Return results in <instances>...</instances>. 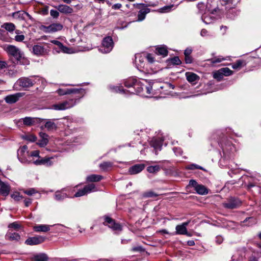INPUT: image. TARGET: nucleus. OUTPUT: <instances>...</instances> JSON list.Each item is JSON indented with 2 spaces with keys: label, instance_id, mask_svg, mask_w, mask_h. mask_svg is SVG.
Instances as JSON below:
<instances>
[{
  "label": "nucleus",
  "instance_id": "obj_1",
  "mask_svg": "<svg viewBox=\"0 0 261 261\" xmlns=\"http://www.w3.org/2000/svg\"><path fill=\"white\" fill-rule=\"evenodd\" d=\"M241 178L244 187L250 190L253 187L258 188V185L261 179V176L256 172H248L247 174L242 176Z\"/></svg>",
  "mask_w": 261,
  "mask_h": 261
},
{
  "label": "nucleus",
  "instance_id": "obj_2",
  "mask_svg": "<svg viewBox=\"0 0 261 261\" xmlns=\"http://www.w3.org/2000/svg\"><path fill=\"white\" fill-rule=\"evenodd\" d=\"M143 85L139 80H137L133 89L130 90H125L122 86H110V89L113 92H119L121 93H126L128 92L131 94H140L143 90Z\"/></svg>",
  "mask_w": 261,
  "mask_h": 261
},
{
  "label": "nucleus",
  "instance_id": "obj_3",
  "mask_svg": "<svg viewBox=\"0 0 261 261\" xmlns=\"http://www.w3.org/2000/svg\"><path fill=\"white\" fill-rule=\"evenodd\" d=\"M39 80L38 76L21 77L17 81L16 84L23 88H28L33 86Z\"/></svg>",
  "mask_w": 261,
  "mask_h": 261
},
{
  "label": "nucleus",
  "instance_id": "obj_4",
  "mask_svg": "<svg viewBox=\"0 0 261 261\" xmlns=\"http://www.w3.org/2000/svg\"><path fill=\"white\" fill-rule=\"evenodd\" d=\"M79 98H71L61 102L54 104L51 106V109L57 111H63L73 107L76 103V101Z\"/></svg>",
  "mask_w": 261,
  "mask_h": 261
},
{
  "label": "nucleus",
  "instance_id": "obj_5",
  "mask_svg": "<svg viewBox=\"0 0 261 261\" xmlns=\"http://www.w3.org/2000/svg\"><path fill=\"white\" fill-rule=\"evenodd\" d=\"M103 219L104 220L103 224L108 226L114 231L115 233H119L122 231V226L119 223H116L115 221L110 217L104 216Z\"/></svg>",
  "mask_w": 261,
  "mask_h": 261
},
{
  "label": "nucleus",
  "instance_id": "obj_6",
  "mask_svg": "<svg viewBox=\"0 0 261 261\" xmlns=\"http://www.w3.org/2000/svg\"><path fill=\"white\" fill-rule=\"evenodd\" d=\"M8 54L13 57L17 63L20 62L21 59L23 58V53L21 51L19 48L12 45H8L6 49Z\"/></svg>",
  "mask_w": 261,
  "mask_h": 261
},
{
  "label": "nucleus",
  "instance_id": "obj_7",
  "mask_svg": "<svg viewBox=\"0 0 261 261\" xmlns=\"http://www.w3.org/2000/svg\"><path fill=\"white\" fill-rule=\"evenodd\" d=\"M242 204L241 200L238 198L230 197L223 203V206L228 209H234L240 207Z\"/></svg>",
  "mask_w": 261,
  "mask_h": 261
},
{
  "label": "nucleus",
  "instance_id": "obj_8",
  "mask_svg": "<svg viewBox=\"0 0 261 261\" xmlns=\"http://www.w3.org/2000/svg\"><path fill=\"white\" fill-rule=\"evenodd\" d=\"M114 46L113 39L110 36H108L103 38L102 42V46L100 47L99 50L103 53H110Z\"/></svg>",
  "mask_w": 261,
  "mask_h": 261
},
{
  "label": "nucleus",
  "instance_id": "obj_9",
  "mask_svg": "<svg viewBox=\"0 0 261 261\" xmlns=\"http://www.w3.org/2000/svg\"><path fill=\"white\" fill-rule=\"evenodd\" d=\"M189 186L193 188L196 193L199 195H203L208 193V189L204 186L198 184L195 180L191 179L189 181Z\"/></svg>",
  "mask_w": 261,
  "mask_h": 261
},
{
  "label": "nucleus",
  "instance_id": "obj_10",
  "mask_svg": "<svg viewBox=\"0 0 261 261\" xmlns=\"http://www.w3.org/2000/svg\"><path fill=\"white\" fill-rule=\"evenodd\" d=\"M46 238L41 236H37L28 238L25 241V244L28 245H37L44 242Z\"/></svg>",
  "mask_w": 261,
  "mask_h": 261
},
{
  "label": "nucleus",
  "instance_id": "obj_11",
  "mask_svg": "<svg viewBox=\"0 0 261 261\" xmlns=\"http://www.w3.org/2000/svg\"><path fill=\"white\" fill-rule=\"evenodd\" d=\"M57 93L60 95H64L65 94H68L70 93H79L81 96H79V99L82 97L84 93V90L83 89H69L66 90H64L62 89H59L57 90Z\"/></svg>",
  "mask_w": 261,
  "mask_h": 261
},
{
  "label": "nucleus",
  "instance_id": "obj_12",
  "mask_svg": "<svg viewBox=\"0 0 261 261\" xmlns=\"http://www.w3.org/2000/svg\"><path fill=\"white\" fill-rule=\"evenodd\" d=\"M44 28L45 29L44 31L46 33H51L61 31L63 26L60 23H54L48 26H44Z\"/></svg>",
  "mask_w": 261,
  "mask_h": 261
},
{
  "label": "nucleus",
  "instance_id": "obj_13",
  "mask_svg": "<svg viewBox=\"0 0 261 261\" xmlns=\"http://www.w3.org/2000/svg\"><path fill=\"white\" fill-rule=\"evenodd\" d=\"M24 95V93H16L14 94L9 95L5 98L7 103L12 104L17 102L19 98Z\"/></svg>",
  "mask_w": 261,
  "mask_h": 261
},
{
  "label": "nucleus",
  "instance_id": "obj_14",
  "mask_svg": "<svg viewBox=\"0 0 261 261\" xmlns=\"http://www.w3.org/2000/svg\"><path fill=\"white\" fill-rule=\"evenodd\" d=\"M31 156L39 158V159L36 161H34L33 163H51L50 162V159H53L52 157L49 158L47 156L41 158L39 156V151L38 150H34L32 151L31 153Z\"/></svg>",
  "mask_w": 261,
  "mask_h": 261
},
{
  "label": "nucleus",
  "instance_id": "obj_15",
  "mask_svg": "<svg viewBox=\"0 0 261 261\" xmlns=\"http://www.w3.org/2000/svg\"><path fill=\"white\" fill-rule=\"evenodd\" d=\"M39 122H42L43 120H46L44 124V127H45L48 130H56L57 128V125L55 123L54 121L56 119H44L38 118Z\"/></svg>",
  "mask_w": 261,
  "mask_h": 261
},
{
  "label": "nucleus",
  "instance_id": "obj_16",
  "mask_svg": "<svg viewBox=\"0 0 261 261\" xmlns=\"http://www.w3.org/2000/svg\"><path fill=\"white\" fill-rule=\"evenodd\" d=\"M32 50L33 53L37 56H43L47 52V49L40 44L35 45Z\"/></svg>",
  "mask_w": 261,
  "mask_h": 261
},
{
  "label": "nucleus",
  "instance_id": "obj_17",
  "mask_svg": "<svg viewBox=\"0 0 261 261\" xmlns=\"http://www.w3.org/2000/svg\"><path fill=\"white\" fill-rule=\"evenodd\" d=\"M163 140L161 139L153 138L150 141V144L155 150V153L158 150H160L162 148Z\"/></svg>",
  "mask_w": 261,
  "mask_h": 261
},
{
  "label": "nucleus",
  "instance_id": "obj_18",
  "mask_svg": "<svg viewBox=\"0 0 261 261\" xmlns=\"http://www.w3.org/2000/svg\"><path fill=\"white\" fill-rule=\"evenodd\" d=\"M39 136L41 139L38 141L37 144L41 147H45L48 143V135L45 133L40 132Z\"/></svg>",
  "mask_w": 261,
  "mask_h": 261
},
{
  "label": "nucleus",
  "instance_id": "obj_19",
  "mask_svg": "<svg viewBox=\"0 0 261 261\" xmlns=\"http://www.w3.org/2000/svg\"><path fill=\"white\" fill-rule=\"evenodd\" d=\"M66 188H63L61 190L57 191L54 194V198L56 200L58 201H63L65 198L68 197L66 193H64L66 191Z\"/></svg>",
  "mask_w": 261,
  "mask_h": 261
},
{
  "label": "nucleus",
  "instance_id": "obj_20",
  "mask_svg": "<svg viewBox=\"0 0 261 261\" xmlns=\"http://www.w3.org/2000/svg\"><path fill=\"white\" fill-rule=\"evenodd\" d=\"M214 2V0H211L210 1L207 0V4L206 5V8L207 11L210 12L211 14H215L220 12V9L217 6L214 7V6L213 5Z\"/></svg>",
  "mask_w": 261,
  "mask_h": 261
},
{
  "label": "nucleus",
  "instance_id": "obj_21",
  "mask_svg": "<svg viewBox=\"0 0 261 261\" xmlns=\"http://www.w3.org/2000/svg\"><path fill=\"white\" fill-rule=\"evenodd\" d=\"M51 225L46 224H37L33 227V230L37 232H46L50 230Z\"/></svg>",
  "mask_w": 261,
  "mask_h": 261
},
{
  "label": "nucleus",
  "instance_id": "obj_22",
  "mask_svg": "<svg viewBox=\"0 0 261 261\" xmlns=\"http://www.w3.org/2000/svg\"><path fill=\"white\" fill-rule=\"evenodd\" d=\"M219 144L222 149L224 154L227 153L229 151H232L233 148V146L232 145L230 142L227 141L223 143V141L219 142Z\"/></svg>",
  "mask_w": 261,
  "mask_h": 261
},
{
  "label": "nucleus",
  "instance_id": "obj_23",
  "mask_svg": "<svg viewBox=\"0 0 261 261\" xmlns=\"http://www.w3.org/2000/svg\"><path fill=\"white\" fill-rule=\"evenodd\" d=\"M144 167V164H135L129 169L128 172L130 174H136L142 171Z\"/></svg>",
  "mask_w": 261,
  "mask_h": 261
},
{
  "label": "nucleus",
  "instance_id": "obj_24",
  "mask_svg": "<svg viewBox=\"0 0 261 261\" xmlns=\"http://www.w3.org/2000/svg\"><path fill=\"white\" fill-rule=\"evenodd\" d=\"M6 238L10 241H18L20 239V236L19 233L9 229L6 234Z\"/></svg>",
  "mask_w": 261,
  "mask_h": 261
},
{
  "label": "nucleus",
  "instance_id": "obj_25",
  "mask_svg": "<svg viewBox=\"0 0 261 261\" xmlns=\"http://www.w3.org/2000/svg\"><path fill=\"white\" fill-rule=\"evenodd\" d=\"M56 8L59 12L64 14H71L73 12L72 8L65 5H59Z\"/></svg>",
  "mask_w": 261,
  "mask_h": 261
},
{
  "label": "nucleus",
  "instance_id": "obj_26",
  "mask_svg": "<svg viewBox=\"0 0 261 261\" xmlns=\"http://www.w3.org/2000/svg\"><path fill=\"white\" fill-rule=\"evenodd\" d=\"M0 194L4 196H8L10 191V186L8 184L4 182L0 186Z\"/></svg>",
  "mask_w": 261,
  "mask_h": 261
},
{
  "label": "nucleus",
  "instance_id": "obj_27",
  "mask_svg": "<svg viewBox=\"0 0 261 261\" xmlns=\"http://www.w3.org/2000/svg\"><path fill=\"white\" fill-rule=\"evenodd\" d=\"M28 147L27 145H23L20 147L17 151V155L19 161L21 162H23L22 158L25 155V153H28Z\"/></svg>",
  "mask_w": 261,
  "mask_h": 261
},
{
  "label": "nucleus",
  "instance_id": "obj_28",
  "mask_svg": "<svg viewBox=\"0 0 261 261\" xmlns=\"http://www.w3.org/2000/svg\"><path fill=\"white\" fill-rule=\"evenodd\" d=\"M150 11V9L149 8H144L141 9L139 12L138 14V19L137 21H141L143 20L146 17V15L149 13Z\"/></svg>",
  "mask_w": 261,
  "mask_h": 261
},
{
  "label": "nucleus",
  "instance_id": "obj_29",
  "mask_svg": "<svg viewBox=\"0 0 261 261\" xmlns=\"http://www.w3.org/2000/svg\"><path fill=\"white\" fill-rule=\"evenodd\" d=\"M103 178L102 176L97 174H90L87 176V182H98Z\"/></svg>",
  "mask_w": 261,
  "mask_h": 261
},
{
  "label": "nucleus",
  "instance_id": "obj_30",
  "mask_svg": "<svg viewBox=\"0 0 261 261\" xmlns=\"http://www.w3.org/2000/svg\"><path fill=\"white\" fill-rule=\"evenodd\" d=\"M33 259L34 261H48V257L46 254L40 253L35 255Z\"/></svg>",
  "mask_w": 261,
  "mask_h": 261
},
{
  "label": "nucleus",
  "instance_id": "obj_31",
  "mask_svg": "<svg viewBox=\"0 0 261 261\" xmlns=\"http://www.w3.org/2000/svg\"><path fill=\"white\" fill-rule=\"evenodd\" d=\"M155 50L158 55H162L163 57H166L168 55V51L165 46H158Z\"/></svg>",
  "mask_w": 261,
  "mask_h": 261
},
{
  "label": "nucleus",
  "instance_id": "obj_32",
  "mask_svg": "<svg viewBox=\"0 0 261 261\" xmlns=\"http://www.w3.org/2000/svg\"><path fill=\"white\" fill-rule=\"evenodd\" d=\"M38 118H32L30 117H26L22 119L23 124L27 126H31L35 123V121Z\"/></svg>",
  "mask_w": 261,
  "mask_h": 261
},
{
  "label": "nucleus",
  "instance_id": "obj_33",
  "mask_svg": "<svg viewBox=\"0 0 261 261\" xmlns=\"http://www.w3.org/2000/svg\"><path fill=\"white\" fill-rule=\"evenodd\" d=\"M186 77L187 81L190 83L194 82L199 79L196 74L190 72L186 73Z\"/></svg>",
  "mask_w": 261,
  "mask_h": 261
},
{
  "label": "nucleus",
  "instance_id": "obj_34",
  "mask_svg": "<svg viewBox=\"0 0 261 261\" xmlns=\"http://www.w3.org/2000/svg\"><path fill=\"white\" fill-rule=\"evenodd\" d=\"M84 190L86 191L87 194L92 192H96L98 190L94 184H90L84 187Z\"/></svg>",
  "mask_w": 261,
  "mask_h": 261
},
{
  "label": "nucleus",
  "instance_id": "obj_35",
  "mask_svg": "<svg viewBox=\"0 0 261 261\" xmlns=\"http://www.w3.org/2000/svg\"><path fill=\"white\" fill-rule=\"evenodd\" d=\"M137 79L134 77H130L124 81V85L127 88H134Z\"/></svg>",
  "mask_w": 261,
  "mask_h": 261
},
{
  "label": "nucleus",
  "instance_id": "obj_36",
  "mask_svg": "<svg viewBox=\"0 0 261 261\" xmlns=\"http://www.w3.org/2000/svg\"><path fill=\"white\" fill-rule=\"evenodd\" d=\"M187 228L183 227L181 224L176 225L175 234H184L187 233Z\"/></svg>",
  "mask_w": 261,
  "mask_h": 261
},
{
  "label": "nucleus",
  "instance_id": "obj_37",
  "mask_svg": "<svg viewBox=\"0 0 261 261\" xmlns=\"http://www.w3.org/2000/svg\"><path fill=\"white\" fill-rule=\"evenodd\" d=\"M2 28H4L10 32H12L15 30V25L11 22H6L2 25Z\"/></svg>",
  "mask_w": 261,
  "mask_h": 261
},
{
  "label": "nucleus",
  "instance_id": "obj_38",
  "mask_svg": "<svg viewBox=\"0 0 261 261\" xmlns=\"http://www.w3.org/2000/svg\"><path fill=\"white\" fill-rule=\"evenodd\" d=\"M242 223H243L244 225L251 226L256 223V220L253 217H247L243 221Z\"/></svg>",
  "mask_w": 261,
  "mask_h": 261
},
{
  "label": "nucleus",
  "instance_id": "obj_39",
  "mask_svg": "<svg viewBox=\"0 0 261 261\" xmlns=\"http://www.w3.org/2000/svg\"><path fill=\"white\" fill-rule=\"evenodd\" d=\"M160 170V167L159 165L155 164L154 166H150L147 167V170L151 173H155Z\"/></svg>",
  "mask_w": 261,
  "mask_h": 261
},
{
  "label": "nucleus",
  "instance_id": "obj_40",
  "mask_svg": "<svg viewBox=\"0 0 261 261\" xmlns=\"http://www.w3.org/2000/svg\"><path fill=\"white\" fill-rule=\"evenodd\" d=\"M23 140H27L29 142H34L37 140V137L33 134L25 135L22 136Z\"/></svg>",
  "mask_w": 261,
  "mask_h": 261
},
{
  "label": "nucleus",
  "instance_id": "obj_41",
  "mask_svg": "<svg viewBox=\"0 0 261 261\" xmlns=\"http://www.w3.org/2000/svg\"><path fill=\"white\" fill-rule=\"evenodd\" d=\"M223 76L224 75L222 74V72L220 71V69L213 73V77L218 81H221L223 79Z\"/></svg>",
  "mask_w": 261,
  "mask_h": 261
},
{
  "label": "nucleus",
  "instance_id": "obj_42",
  "mask_svg": "<svg viewBox=\"0 0 261 261\" xmlns=\"http://www.w3.org/2000/svg\"><path fill=\"white\" fill-rule=\"evenodd\" d=\"M197 7L200 14L205 13V11L207 9L206 8V5H205L204 3L202 2L199 3Z\"/></svg>",
  "mask_w": 261,
  "mask_h": 261
},
{
  "label": "nucleus",
  "instance_id": "obj_43",
  "mask_svg": "<svg viewBox=\"0 0 261 261\" xmlns=\"http://www.w3.org/2000/svg\"><path fill=\"white\" fill-rule=\"evenodd\" d=\"M158 196L157 194L151 191L145 192L143 194V197L145 198L155 197Z\"/></svg>",
  "mask_w": 261,
  "mask_h": 261
},
{
  "label": "nucleus",
  "instance_id": "obj_44",
  "mask_svg": "<svg viewBox=\"0 0 261 261\" xmlns=\"http://www.w3.org/2000/svg\"><path fill=\"white\" fill-rule=\"evenodd\" d=\"M220 69L224 76H229L232 73V71L227 67L222 68Z\"/></svg>",
  "mask_w": 261,
  "mask_h": 261
},
{
  "label": "nucleus",
  "instance_id": "obj_45",
  "mask_svg": "<svg viewBox=\"0 0 261 261\" xmlns=\"http://www.w3.org/2000/svg\"><path fill=\"white\" fill-rule=\"evenodd\" d=\"M8 228L10 230L11 228H13L15 230H18L21 228V226L17 222H14L12 223H10L8 225Z\"/></svg>",
  "mask_w": 261,
  "mask_h": 261
},
{
  "label": "nucleus",
  "instance_id": "obj_46",
  "mask_svg": "<svg viewBox=\"0 0 261 261\" xmlns=\"http://www.w3.org/2000/svg\"><path fill=\"white\" fill-rule=\"evenodd\" d=\"M112 167V164H100L99 168L103 171L110 170Z\"/></svg>",
  "mask_w": 261,
  "mask_h": 261
},
{
  "label": "nucleus",
  "instance_id": "obj_47",
  "mask_svg": "<svg viewBox=\"0 0 261 261\" xmlns=\"http://www.w3.org/2000/svg\"><path fill=\"white\" fill-rule=\"evenodd\" d=\"M243 61L242 60H237L235 63L232 65V68L234 69L240 68L242 65Z\"/></svg>",
  "mask_w": 261,
  "mask_h": 261
},
{
  "label": "nucleus",
  "instance_id": "obj_48",
  "mask_svg": "<svg viewBox=\"0 0 261 261\" xmlns=\"http://www.w3.org/2000/svg\"><path fill=\"white\" fill-rule=\"evenodd\" d=\"M59 48L64 53L70 54L71 53V49L64 46L62 43L61 44V45L59 46Z\"/></svg>",
  "mask_w": 261,
  "mask_h": 261
},
{
  "label": "nucleus",
  "instance_id": "obj_49",
  "mask_svg": "<svg viewBox=\"0 0 261 261\" xmlns=\"http://www.w3.org/2000/svg\"><path fill=\"white\" fill-rule=\"evenodd\" d=\"M186 168L189 170H194L196 169H199L201 170H204L202 167L199 166L197 164H189Z\"/></svg>",
  "mask_w": 261,
  "mask_h": 261
},
{
  "label": "nucleus",
  "instance_id": "obj_50",
  "mask_svg": "<svg viewBox=\"0 0 261 261\" xmlns=\"http://www.w3.org/2000/svg\"><path fill=\"white\" fill-rule=\"evenodd\" d=\"M171 63L173 65H179L181 64V61L178 57H174L170 59Z\"/></svg>",
  "mask_w": 261,
  "mask_h": 261
},
{
  "label": "nucleus",
  "instance_id": "obj_51",
  "mask_svg": "<svg viewBox=\"0 0 261 261\" xmlns=\"http://www.w3.org/2000/svg\"><path fill=\"white\" fill-rule=\"evenodd\" d=\"M23 193L28 195L32 196L34 194L37 193V191L34 188H30L29 189L24 190Z\"/></svg>",
  "mask_w": 261,
  "mask_h": 261
},
{
  "label": "nucleus",
  "instance_id": "obj_52",
  "mask_svg": "<svg viewBox=\"0 0 261 261\" xmlns=\"http://www.w3.org/2000/svg\"><path fill=\"white\" fill-rule=\"evenodd\" d=\"M87 195L86 191L84 190V187L82 189L79 190L77 192L74 194L75 197H79Z\"/></svg>",
  "mask_w": 261,
  "mask_h": 261
},
{
  "label": "nucleus",
  "instance_id": "obj_53",
  "mask_svg": "<svg viewBox=\"0 0 261 261\" xmlns=\"http://www.w3.org/2000/svg\"><path fill=\"white\" fill-rule=\"evenodd\" d=\"M51 226V227H55L56 229H57V232L62 231L63 230V228L66 227L64 225L61 224H56Z\"/></svg>",
  "mask_w": 261,
  "mask_h": 261
},
{
  "label": "nucleus",
  "instance_id": "obj_54",
  "mask_svg": "<svg viewBox=\"0 0 261 261\" xmlns=\"http://www.w3.org/2000/svg\"><path fill=\"white\" fill-rule=\"evenodd\" d=\"M224 60L225 59L223 58L216 57V58L211 59L210 60V61H211V63H212L213 64H216L217 63H220Z\"/></svg>",
  "mask_w": 261,
  "mask_h": 261
},
{
  "label": "nucleus",
  "instance_id": "obj_55",
  "mask_svg": "<svg viewBox=\"0 0 261 261\" xmlns=\"http://www.w3.org/2000/svg\"><path fill=\"white\" fill-rule=\"evenodd\" d=\"M50 14L54 18H57L59 16V12L55 10H51Z\"/></svg>",
  "mask_w": 261,
  "mask_h": 261
},
{
  "label": "nucleus",
  "instance_id": "obj_56",
  "mask_svg": "<svg viewBox=\"0 0 261 261\" xmlns=\"http://www.w3.org/2000/svg\"><path fill=\"white\" fill-rule=\"evenodd\" d=\"M223 242V238L220 235L217 236L215 238V242L217 244L220 245Z\"/></svg>",
  "mask_w": 261,
  "mask_h": 261
},
{
  "label": "nucleus",
  "instance_id": "obj_57",
  "mask_svg": "<svg viewBox=\"0 0 261 261\" xmlns=\"http://www.w3.org/2000/svg\"><path fill=\"white\" fill-rule=\"evenodd\" d=\"M171 8V6H164V7L161 8L160 9L159 12H161V13L167 12H169Z\"/></svg>",
  "mask_w": 261,
  "mask_h": 261
},
{
  "label": "nucleus",
  "instance_id": "obj_58",
  "mask_svg": "<svg viewBox=\"0 0 261 261\" xmlns=\"http://www.w3.org/2000/svg\"><path fill=\"white\" fill-rule=\"evenodd\" d=\"M143 6L144 7H147V6H152V7H154L156 6V4H153V3H149L148 5H146L145 4H143V3H140V4H136V7L137 8H140V6Z\"/></svg>",
  "mask_w": 261,
  "mask_h": 261
},
{
  "label": "nucleus",
  "instance_id": "obj_59",
  "mask_svg": "<svg viewBox=\"0 0 261 261\" xmlns=\"http://www.w3.org/2000/svg\"><path fill=\"white\" fill-rule=\"evenodd\" d=\"M230 261H243V259L242 256L239 257L238 255L234 254L232 256Z\"/></svg>",
  "mask_w": 261,
  "mask_h": 261
},
{
  "label": "nucleus",
  "instance_id": "obj_60",
  "mask_svg": "<svg viewBox=\"0 0 261 261\" xmlns=\"http://www.w3.org/2000/svg\"><path fill=\"white\" fill-rule=\"evenodd\" d=\"M15 39L16 41L21 42L24 39V36L23 35H16L15 37Z\"/></svg>",
  "mask_w": 261,
  "mask_h": 261
},
{
  "label": "nucleus",
  "instance_id": "obj_61",
  "mask_svg": "<svg viewBox=\"0 0 261 261\" xmlns=\"http://www.w3.org/2000/svg\"><path fill=\"white\" fill-rule=\"evenodd\" d=\"M132 250L135 252H142L144 251V249L141 246L134 247L132 248Z\"/></svg>",
  "mask_w": 261,
  "mask_h": 261
},
{
  "label": "nucleus",
  "instance_id": "obj_62",
  "mask_svg": "<svg viewBox=\"0 0 261 261\" xmlns=\"http://www.w3.org/2000/svg\"><path fill=\"white\" fill-rule=\"evenodd\" d=\"M7 67L8 64L6 61L0 60V69H3Z\"/></svg>",
  "mask_w": 261,
  "mask_h": 261
},
{
  "label": "nucleus",
  "instance_id": "obj_63",
  "mask_svg": "<svg viewBox=\"0 0 261 261\" xmlns=\"http://www.w3.org/2000/svg\"><path fill=\"white\" fill-rule=\"evenodd\" d=\"M185 62L187 64H190L193 61V59H192V57L190 56H185Z\"/></svg>",
  "mask_w": 261,
  "mask_h": 261
},
{
  "label": "nucleus",
  "instance_id": "obj_64",
  "mask_svg": "<svg viewBox=\"0 0 261 261\" xmlns=\"http://www.w3.org/2000/svg\"><path fill=\"white\" fill-rule=\"evenodd\" d=\"M173 150L176 155H180L181 154L182 151L180 148L174 147Z\"/></svg>",
  "mask_w": 261,
  "mask_h": 261
}]
</instances>
